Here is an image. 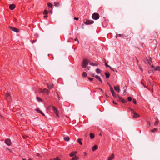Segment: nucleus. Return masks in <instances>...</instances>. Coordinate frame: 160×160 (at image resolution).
<instances>
[{
	"label": "nucleus",
	"mask_w": 160,
	"mask_h": 160,
	"mask_svg": "<svg viewBox=\"0 0 160 160\" xmlns=\"http://www.w3.org/2000/svg\"><path fill=\"white\" fill-rule=\"evenodd\" d=\"M49 91L46 88H44L43 89V93L46 94L47 95L49 94Z\"/></svg>",
	"instance_id": "nucleus-10"
},
{
	"label": "nucleus",
	"mask_w": 160,
	"mask_h": 160,
	"mask_svg": "<svg viewBox=\"0 0 160 160\" xmlns=\"http://www.w3.org/2000/svg\"><path fill=\"white\" fill-rule=\"evenodd\" d=\"M139 68L141 70V71L142 72L143 71L142 69L141 68V67L140 66H139Z\"/></svg>",
	"instance_id": "nucleus-56"
},
{
	"label": "nucleus",
	"mask_w": 160,
	"mask_h": 160,
	"mask_svg": "<svg viewBox=\"0 0 160 160\" xmlns=\"http://www.w3.org/2000/svg\"><path fill=\"white\" fill-rule=\"evenodd\" d=\"M114 88L115 91H116L118 92H119L120 91V89L119 88V86L118 85L114 87Z\"/></svg>",
	"instance_id": "nucleus-15"
},
{
	"label": "nucleus",
	"mask_w": 160,
	"mask_h": 160,
	"mask_svg": "<svg viewBox=\"0 0 160 160\" xmlns=\"http://www.w3.org/2000/svg\"><path fill=\"white\" fill-rule=\"evenodd\" d=\"M82 140V139L81 138H78V142L79 143V144L81 145H82V142L81 141Z\"/></svg>",
	"instance_id": "nucleus-26"
},
{
	"label": "nucleus",
	"mask_w": 160,
	"mask_h": 160,
	"mask_svg": "<svg viewBox=\"0 0 160 160\" xmlns=\"http://www.w3.org/2000/svg\"><path fill=\"white\" fill-rule=\"evenodd\" d=\"M54 160H61L58 157H57L56 158H54Z\"/></svg>",
	"instance_id": "nucleus-40"
},
{
	"label": "nucleus",
	"mask_w": 160,
	"mask_h": 160,
	"mask_svg": "<svg viewBox=\"0 0 160 160\" xmlns=\"http://www.w3.org/2000/svg\"><path fill=\"white\" fill-rule=\"evenodd\" d=\"M50 107H52V109L54 112L57 116H58V110L57 108L53 105L50 106Z\"/></svg>",
	"instance_id": "nucleus-3"
},
{
	"label": "nucleus",
	"mask_w": 160,
	"mask_h": 160,
	"mask_svg": "<svg viewBox=\"0 0 160 160\" xmlns=\"http://www.w3.org/2000/svg\"><path fill=\"white\" fill-rule=\"evenodd\" d=\"M84 25L83 24H82V28L83 29L84 28Z\"/></svg>",
	"instance_id": "nucleus-53"
},
{
	"label": "nucleus",
	"mask_w": 160,
	"mask_h": 160,
	"mask_svg": "<svg viewBox=\"0 0 160 160\" xmlns=\"http://www.w3.org/2000/svg\"><path fill=\"white\" fill-rule=\"evenodd\" d=\"M4 142L8 146H10L12 143L11 141L9 138H7L5 139Z\"/></svg>",
	"instance_id": "nucleus-5"
},
{
	"label": "nucleus",
	"mask_w": 160,
	"mask_h": 160,
	"mask_svg": "<svg viewBox=\"0 0 160 160\" xmlns=\"http://www.w3.org/2000/svg\"><path fill=\"white\" fill-rule=\"evenodd\" d=\"M90 75V76H91L92 77H95V75H94V74H93V73L91 74Z\"/></svg>",
	"instance_id": "nucleus-44"
},
{
	"label": "nucleus",
	"mask_w": 160,
	"mask_h": 160,
	"mask_svg": "<svg viewBox=\"0 0 160 160\" xmlns=\"http://www.w3.org/2000/svg\"><path fill=\"white\" fill-rule=\"evenodd\" d=\"M35 111H36L37 112L40 113L42 112V111L40 110L39 108H36L35 109Z\"/></svg>",
	"instance_id": "nucleus-30"
},
{
	"label": "nucleus",
	"mask_w": 160,
	"mask_h": 160,
	"mask_svg": "<svg viewBox=\"0 0 160 160\" xmlns=\"http://www.w3.org/2000/svg\"><path fill=\"white\" fill-rule=\"evenodd\" d=\"M77 153V151H72V152L69 154V156L70 157H75V156H77L76 154Z\"/></svg>",
	"instance_id": "nucleus-6"
},
{
	"label": "nucleus",
	"mask_w": 160,
	"mask_h": 160,
	"mask_svg": "<svg viewBox=\"0 0 160 160\" xmlns=\"http://www.w3.org/2000/svg\"><path fill=\"white\" fill-rule=\"evenodd\" d=\"M141 84H142V85H143V84H144V83H143V82H142V81H141Z\"/></svg>",
	"instance_id": "nucleus-60"
},
{
	"label": "nucleus",
	"mask_w": 160,
	"mask_h": 160,
	"mask_svg": "<svg viewBox=\"0 0 160 160\" xmlns=\"http://www.w3.org/2000/svg\"><path fill=\"white\" fill-rule=\"evenodd\" d=\"M158 120H157L156 122H155L154 123V125H158Z\"/></svg>",
	"instance_id": "nucleus-41"
},
{
	"label": "nucleus",
	"mask_w": 160,
	"mask_h": 160,
	"mask_svg": "<svg viewBox=\"0 0 160 160\" xmlns=\"http://www.w3.org/2000/svg\"><path fill=\"white\" fill-rule=\"evenodd\" d=\"M58 3L57 2H55L54 3V5L55 6H58Z\"/></svg>",
	"instance_id": "nucleus-42"
},
{
	"label": "nucleus",
	"mask_w": 160,
	"mask_h": 160,
	"mask_svg": "<svg viewBox=\"0 0 160 160\" xmlns=\"http://www.w3.org/2000/svg\"><path fill=\"white\" fill-rule=\"evenodd\" d=\"M88 78L90 81H92L93 79V78H91L89 77H88Z\"/></svg>",
	"instance_id": "nucleus-39"
},
{
	"label": "nucleus",
	"mask_w": 160,
	"mask_h": 160,
	"mask_svg": "<svg viewBox=\"0 0 160 160\" xmlns=\"http://www.w3.org/2000/svg\"><path fill=\"white\" fill-rule=\"evenodd\" d=\"M107 84H108V85L110 87V88L111 87V85H110V84L108 82H107Z\"/></svg>",
	"instance_id": "nucleus-57"
},
{
	"label": "nucleus",
	"mask_w": 160,
	"mask_h": 160,
	"mask_svg": "<svg viewBox=\"0 0 160 160\" xmlns=\"http://www.w3.org/2000/svg\"><path fill=\"white\" fill-rule=\"evenodd\" d=\"M105 96L106 97H109V96H108V95L106 94H105Z\"/></svg>",
	"instance_id": "nucleus-63"
},
{
	"label": "nucleus",
	"mask_w": 160,
	"mask_h": 160,
	"mask_svg": "<svg viewBox=\"0 0 160 160\" xmlns=\"http://www.w3.org/2000/svg\"><path fill=\"white\" fill-rule=\"evenodd\" d=\"M43 116H45V115L42 112L41 113Z\"/></svg>",
	"instance_id": "nucleus-51"
},
{
	"label": "nucleus",
	"mask_w": 160,
	"mask_h": 160,
	"mask_svg": "<svg viewBox=\"0 0 160 160\" xmlns=\"http://www.w3.org/2000/svg\"><path fill=\"white\" fill-rule=\"evenodd\" d=\"M87 73L85 72H83L82 76L83 77H86L87 76Z\"/></svg>",
	"instance_id": "nucleus-31"
},
{
	"label": "nucleus",
	"mask_w": 160,
	"mask_h": 160,
	"mask_svg": "<svg viewBox=\"0 0 160 160\" xmlns=\"http://www.w3.org/2000/svg\"><path fill=\"white\" fill-rule=\"evenodd\" d=\"M105 75L107 78H109L110 76V74L109 72H106L105 73Z\"/></svg>",
	"instance_id": "nucleus-21"
},
{
	"label": "nucleus",
	"mask_w": 160,
	"mask_h": 160,
	"mask_svg": "<svg viewBox=\"0 0 160 160\" xmlns=\"http://www.w3.org/2000/svg\"><path fill=\"white\" fill-rule=\"evenodd\" d=\"M64 139L66 141H68L70 140V138L68 136H67L64 138Z\"/></svg>",
	"instance_id": "nucleus-22"
},
{
	"label": "nucleus",
	"mask_w": 160,
	"mask_h": 160,
	"mask_svg": "<svg viewBox=\"0 0 160 160\" xmlns=\"http://www.w3.org/2000/svg\"><path fill=\"white\" fill-rule=\"evenodd\" d=\"M133 103L135 104H137V101L135 99L133 98Z\"/></svg>",
	"instance_id": "nucleus-34"
},
{
	"label": "nucleus",
	"mask_w": 160,
	"mask_h": 160,
	"mask_svg": "<svg viewBox=\"0 0 160 160\" xmlns=\"http://www.w3.org/2000/svg\"><path fill=\"white\" fill-rule=\"evenodd\" d=\"M139 68L141 70V71L142 72L143 71L142 69L141 68V67L140 66H139Z\"/></svg>",
	"instance_id": "nucleus-55"
},
{
	"label": "nucleus",
	"mask_w": 160,
	"mask_h": 160,
	"mask_svg": "<svg viewBox=\"0 0 160 160\" xmlns=\"http://www.w3.org/2000/svg\"><path fill=\"white\" fill-rule=\"evenodd\" d=\"M37 156H40V154H39V153H37Z\"/></svg>",
	"instance_id": "nucleus-62"
},
{
	"label": "nucleus",
	"mask_w": 160,
	"mask_h": 160,
	"mask_svg": "<svg viewBox=\"0 0 160 160\" xmlns=\"http://www.w3.org/2000/svg\"><path fill=\"white\" fill-rule=\"evenodd\" d=\"M121 101L123 103H127V101L125 100L122 98Z\"/></svg>",
	"instance_id": "nucleus-33"
},
{
	"label": "nucleus",
	"mask_w": 160,
	"mask_h": 160,
	"mask_svg": "<svg viewBox=\"0 0 160 160\" xmlns=\"http://www.w3.org/2000/svg\"><path fill=\"white\" fill-rule=\"evenodd\" d=\"M114 158V154H112L110 157H109L108 158V160H112Z\"/></svg>",
	"instance_id": "nucleus-18"
},
{
	"label": "nucleus",
	"mask_w": 160,
	"mask_h": 160,
	"mask_svg": "<svg viewBox=\"0 0 160 160\" xmlns=\"http://www.w3.org/2000/svg\"><path fill=\"white\" fill-rule=\"evenodd\" d=\"M48 5L49 7H50L51 8H52V5L51 3H50L48 4Z\"/></svg>",
	"instance_id": "nucleus-37"
},
{
	"label": "nucleus",
	"mask_w": 160,
	"mask_h": 160,
	"mask_svg": "<svg viewBox=\"0 0 160 160\" xmlns=\"http://www.w3.org/2000/svg\"><path fill=\"white\" fill-rule=\"evenodd\" d=\"M100 90H101V91L102 92H103V91L100 88H98Z\"/></svg>",
	"instance_id": "nucleus-61"
},
{
	"label": "nucleus",
	"mask_w": 160,
	"mask_h": 160,
	"mask_svg": "<svg viewBox=\"0 0 160 160\" xmlns=\"http://www.w3.org/2000/svg\"><path fill=\"white\" fill-rule=\"evenodd\" d=\"M122 98L121 97L119 96H118V101H121L122 100Z\"/></svg>",
	"instance_id": "nucleus-35"
},
{
	"label": "nucleus",
	"mask_w": 160,
	"mask_h": 160,
	"mask_svg": "<svg viewBox=\"0 0 160 160\" xmlns=\"http://www.w3.org/2000/svg\"><path fill=\"white\" fill-rule=\"evenodd\" d=\"M95 78H96L97 79H98V80L101 83H102V79H101L100 77L99 76H98L97 75H96L95 76Z\"/></svg>",
	"instance_id": "nucleus-16"
},
{
	"label": "nucleus",
	"mask_w": 160,
	"mask_h": 160,
	"mask_svg": "<svg viewBox=\"0 0 160 160\" xmlns=\"http://www.w3.org/2000/svg\"><path fill=\"white\" fill-rule=\"evenodd\" d=\"M88 61L87 59H84L82 63V66L83 68H85L88 64Z\"/></svg>",
	"instance_id": "nucleus-2"
},
{
	"label": "nucleus",
	"mask_w": 160,
	"mask_h": 160,
	"mask_svg": "<svg viewBox=\"0 0 160 160\" xmlns=\"http://www.w3.org/2000/svg\"><path fill=\"white\" fill-rule=\"evenodd\" d=\"M158 129L156 128H154L152 129L151 131L152 132H154L158 131Z\"/></svg>",
	"instance_id": "nucleus-32"
},
{
	"label": "nucleus",
	"mask_w": 160,
	"mask_h": 160,
	"mask_svg": "<svg viewBox=\"0 0 160 160\" xmlns=\"http://www.w3.org/2000/svg\"><path fill=\"white\" fill-rule=\"evenodd\" d=\"M22 137H23V138H26L28 136H22Z\"/></svg>",
	"instance_id": "nucleus-59"
},
{
	"label": "nucleus",
	"mask_w": 160,
	"mask_h": 160,
	"mask_svg": "<svg viewBox=\"0 0 160 160\" xmlns=\"http://www.w3.org/2000/svg\"><path fill=\"white\" fill-rule=\"evenodd\" d=\"M110 91H111V92H112V94L113 95V96L114 97H116V95L115 92L113 89L112 88V87H110Z\"/></svg>",
	"instance_id": "nucleus-13"
},
{
	"label": "nucleus",
	"mask_w": 160,
	"mask_h": 160,
	"mask_svg": "<svg viewBox=\"0 0 160 160\" xmlns=\"http://www.w3.org/2000/svg\"><path fill=\"white\" fill-rule=\"evenodd\" d=\"M131 109L133 113L132 116L134 118H136L139 116L138 115L137 113L134 112L133 110Z\"/></svg>",
	"instance_id": "nucleus-8"
},
{
	"label": "nucleus",
	"mask_w": 160,
	"mask_h": 160,
	"mask_svg": "<svg viewBox=\"0 0 160 160\" xmlns=\"http://www.w3.org/2000/svg\"><path fill=\"white\" fill-rule=\"evenodd\" d=\"M96 71L97 73H101V70L99 68H97L96 70Z\"/></svg>",
	"instance_id": "nucleus-24"
},
{
	"label": "nucleus",
	"mask_w": 160,
	"mask_h": 160,
	"mask_svg": "<svg viewBox=\"0 0 160 160\" xmlns=\"http://www.w3.org/2000/svg\"><path fill=\"white\" fill-rule=\"evenodd\" d=\"M89 63L90 65L94 66H97L98 64L97 63H93L92 62H90Z\"/></svg>",
	"instance_id": "nucleus-23"
},
{
	"label": "nucleus",
	"mask_w": 160,
	"mask_h": 160,
	"mask_svg": "<svg viewBox=\"0 0 160 160\" xmlns=\"http://www.w3.org/2000/svg\"><path fill=\"white\" fill-rule=\"evenodd\" d=\"M139 68L141 70V71L142 72L143 71L142 69L141 68V67L140 66H139Z\"/></svg>",
	"instance_id": "nucleus-54"
},
{
	"label": "nucleus",
	"mask_w": 160,
	"mask_h": 160,
	"mask_svg": "<svg viewBox=\"0 0 160 160\" xmlns=\"http://www.w3.org/2000/svg\"><path fill=\"white\" fill-rule=\"evenodd\" d=\"M100 16L98 13H94L92 15V18L94 20H97L99 18Z\"/></svg>",
	"instance_id": "nucleus-1"
},
{
	"label": "nucleus",
	"mask_w": 160,
	"mask_h": 160,
	"mask_svg": "<svg viewBox=\"0 0 160 160\" xmlns=\"http://www.w3.org/2000/svg\"><path fill=\"white\" fill-rule=\"evenodd\" d=\"M37 99L38 102H42V100L39 97H37Z\"/></svg>",
	"instance_id": "nucleus-28"
},
{
	"label": "nucleus",
	"mask_w": 160,
	"mask_h": 160,
	"mask_svg": "<svg viewBox=\"0 0 160 160\" xmlns=\"http://www.w3.org/2000/svg\"><path fill=\"white\" fill-rule=\"evenodd\" d=\"M128 100L129 101H131L132 100V98H131V97H129L128 98Z\"/></svg>",
	"instance_id": "nucleus-36"
},
{
	"label": "nucleus",
	"mask_w": 160,
	"mask_h": 160,
	"mask_svg": "<svg viewBox=\"0 0 160 160\" xmlns=\"http://www.w3.org/2000/svg\"><path fill=\"white\" fill-rule=\"evenodd\" d=\"M90 138L91 139H93L94 138L95 135H94V133H93L92 132H91L90 133Z\"/></svg>",
	"instance_id": "nucleus-20"
},
{
	"label": "nucleus",
	"mask_w": 160,
	"mask_h": 160,
	"mask_svg": "<svg viewBox=\"0 0 160 160\" xmlns=\"http://www.w3.org/2000/svg\"><path fill=\"white\" fill-rule=\"evenodd\" d=\"M79 159V157L77 156L73 157L71 160H78Z\"/></svg>",
	"instance_id": "nucleus-19"
},
{
	"label": "nucleus",
	"mask_w": 160,
	"mask_h": 160,
	"mask_svg": "<svg viewBox=\"0 0 160 160\" xmlns=\"http://www.w3.org/2000/svg\"><path fill=\"white\" fill-rule=\"evenodd\" d=\"M83 154H84V155L85 156H86L87 155V153L86 152H83Z\"/></svg>",
	"instance_id": "nucleus-49"
},
{
	"label": "nucleus",
	"mask_w": 160,
	"mask_h": 160,
	"mask_svg": "<svg viewBox=\"0 0 160 160\" xmlns=\"http://www.w3.org/2000/svg\"><path fill=\"white\" fill-rule=\"evenodd\" d=\"M9 28L11 29L12 31L16 32H19L20 30L17 28H15L12 27L11 26H9Z\"/></svg>",
	"instance_id": "nucleus-4"
},
{
	"label": "nucleus",
	"mask_w": 160,
	"mask_h": 160,
	"mask_svg": "<svg viewBox=\"0 0 160 160\" xmlns=\"http://www.w3.org/2000/svg\"><path fill=\"white\" fill-rule=\"evenodd\" d=\"M150 58H146L144 60V61L145 62V63L146 64H149L150 63Z\"/></svg>",
	"instance_id": "nucleus-14"
},
{
	"label": "nucleus",
	"mask_w": 160,
	"mask_h": 160,
	"mask_svg": "<svg viewBox=\"0 0 160 160\" xmlns=\"http://www.w3.org/2000/svg\"><path fill=\"white\" fill-rule=\"evenodd\" d=\"M125 88H126V89L124 90L123 93L124 95H126V94L127 93V92H126V86H125Z\"/></svg>",
	"instance_id": "nucleus-29"
},
{
	"label": "nucleus",
	"mask_w": 160,
	"mask_h": 160,
	"mask_svg": "<svg viewBox=\"0 0 160 160\" xmlns=\"http://www.w3.org/2000/svg\"><path fill=\"white\" fill-rule=\"evenodd\" d=\"M113 103L114 104H116V105H118V103H116L115 102H114V101H113Z\"/></svg>",
	"instance_id": "nucleus-58"
},
{
	"label": "nucleus",
	"mask_w": 160,
	"mask_h": 160,
	"mask_svg": "<svg viewBox=\"0 0 160 160\" xmlns=\"http://www.w3.org/2000/svg\"><path fill=\"white\" fill-rule=\"evenodd\" d=\"M15 8V4H11L9 6V8L11 10H12L14 9Z\"/></svg>",
	"instance_id": "nucleus-12"
},
{
	"label": "nucleus",
	"mask_w": 160,
	"mask_h": 160,
	"mask_svg": "<svg viewBox=\"0 0 160 160\" xmlns=\"http://www.w3.org/2000/svg\"><path fill=\"white\" fill-rule=\"evenodd\" d=\"M37 41V39H35V40L32 41V43L33 44L35 42Z\"/></svg>",
	"instance_id": "nucleus-46"
},
{
	"label": "nucleus",
	"mask_w": 160,
	"mask_h": 160,
	"mask_svg": "<svg viewBox=\"0 0 160 160\" xmlns=\"http://www.w3.org/2000/svg\"><path fill=\"white\" fill-rule=\"evenodd\" d=\"M47 17V15H44V18L45 19H46V18Z\"/></svg>",
	"instance_id": "nucleus-52"
},
{
	"label": "nucleus",
	"mask_w": 160,
	"mask_h": 160,
	"mask_svg": "<svg viewBox=\"0 0 160 160\" xmlns=\"http://www.w3.org/2000/svg\"><path fill=\"white\" fill-rule=\"evenodd\" d=\"M98 148V147L97 145H95L92 148V150L93 151H95Z\"/></svg>",
	"instance_id": "nucleus-17"
},
{
	"label": "nucleus",
	"mask_w": 160,
	"mask_h": 160,
	"mask_svg": "<svg viewBox=\"0 0 160 160\" xmlns=\"http://www.w3.org/2000/svg\"><path fill=\"white\" fill-rule=\"evenodd\" d=\"M6 98L9 97L10 100L11 101V97L9 93L8 92L6 94Z\"/></svg>",
	"instance_id": "nucleus-25"
},
{
	"label": "nucleus",
	"mask_w": 160,
	"mask_h": 160,
	"mask_svg": "<svg viewBox=\"0 0 160 160\" xmlns=\"http://www.w3.org/2000/svg\"><path fill=\"white\" fill-rule=\"evenodd\" d=\"M105 65L106 67H110V66L109 65H108V64H107L106 62L105 63Z\"/></svg>",
	"instance_id": "nucleus-47"
},
{
	"label": "nucleus",
	"mask_w": 160,
	"mask_h": 160,
	"mask_svg": "<svg viewBox=\"0 0 160 160\" xmlns=\"http://www.w3.org/2000/svg\"><path fill=\"white\" fill-rule=\"evenodd\" d=\"M48 88L49 89H51L53 88V84L52 83H47Z\"/></svg>",
	"instance_id": "nucleus-11"
},
{
	"label": "nucleus",
	"mask_w": 160,
	"mask_h": 160,
	"mask_svg": "<svg viewBox=\"0 0 160 160\" xmlns=\"http://www.w3.org/2000/svg\"><path fill=\"white\" fill-rule=\"evenodd\" d=\"M48 12L47 10H45L43 12V14L44 15H47Z\"/></svg>",
	"instance_id": "nucleus-27"
},
{
	"label": "nucleus",
	"mask_w": 160,
	"mask_h": 160,
	"mask_svg": "<svg viewBox=\"0 0 160 160\" xmlns=\"http://www.w3.org/2000/svg\"><path fill=\"white\" fill-rule=\"evenodd\" d=\"M56 95H57V98H58V99L59 100V96L58 95V93H56Z\"/></svg>",
	"instance_id": "nucleus-43"
},
{
	"label": "nucleus",
	"mask_w": 160,
	"mask_h": 160,
	"mask_svg": "<svg viewBox=\"0 0 160 160\" xmlns=\"http://www.w3.org/2000/svg\"><path fill=\"white\" fill-rule=\"evenodd\" d=\"M43 89L42 90V88H40L39 90V93H43Z\"/></svg>",
	"instance_id": "nucleus-38"
},
{
	"label": "nucleus",
	"mask_w": 160,
	"mask_h": 160,
	"mask_svg": "<svg viewBox=\"0 0 160 160\" xmlns=\"http://www.w3.org/2000/svg\"><path fill=\"white\" fill-rule=\"evenodd\" d=\"M93 23L94 21L93 20H87L85 23L86 25H89L93 24Z\"/></svg>",
	"instance_id": "nucleus-9"
},
{
	"label": "nucleus",
	"mask_w": 160,
	"mask_h": 160,
	"mask_svg": "<svg viewBox=\"0 0 160 160\" xmlns=\"http://www.w3.org/2000/svg\"><path fill=\"white\" fill-rule=\"evenodd\" d=\"M75 41H77V42H78V43H79V41L78 40V39L77 38H76L75 39Z\"/></svg>",
	"instance_id": "nucleus-45"
},
{
	"label": "nucleus",
	"mask_w": 160,
	"mask_h": 160,
	"mask_svg": "<svg viewBox=\"0 0 160 160\" xmlns=\"http://www.w3.org/2000/svg\"><path fill=\"white\" fill-rule=\"evenodd\" d=\"M109 68H110V69L111 70H112V71H113V72H114V70L113 69V68H112L110 66L109 67Z\"/></svg>",
	"instance_id": "nucleus-48"
},
{
	"label": "nucleus",
	"mask_w": 160,
	"mask_h": 160,
	"mask_svg": "<svg viewBox=\"0 0 160 160\" xmlns=\"http://www.w3.org/2000/svg\"><path fill=\"white\" fill-rule=\"evenodd\" d=\"M74 20H78V19H78V18H74Z\"/></svg>",
	"instance_id": "nucleus-50"
},
{
	"label": "nucleus",
	"mask_w": 160,
	"mask_h": 160,
	"mask_svg": "<svg viewBox=\"0 0 160 160\" xmlns=\"http://www.w3.org/2000/svg\"><path fill=\"white\" fill-rule=\"evenodd\" d=\"M153 69H154L155 70H160V67H157L156 68H154L153 65H152V66H151V71H153Z\"/></svg>",
	"instance_id": "nucleus-7"
},
{
	"label": "nucleus",
	"mask_w": 160,
	"mask_h": 160,
	"mask_svg": "<svg viewBox=\"0 0 160 160\" xmlns=\"http://www.w3.org/2000/svg\"><path fill=\"white\" fill-rule=\"evenodd\" d=\"M118 35H119L120 37H122V36H123V35H122V34H119Z\"/></svg>",
	"instance_id": "nucleus-64"
}]
</instances>
